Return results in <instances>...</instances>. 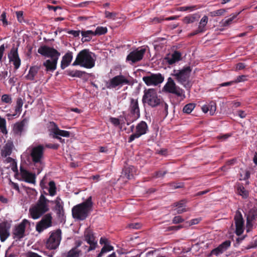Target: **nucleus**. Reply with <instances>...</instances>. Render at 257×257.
<instances>
[{
    "instance_id": "nucleus-52",
    "label": "nucleus",
    "mask_w": 257,
    "mask_h": 257,
    "mask_svg": "<svg viewBox=\"0 0 257 257\" xmlns=\"http://www.w3.org/2000/svg\"><path fill=\"white\" fill-rule=\"evenodd\" d=\"M11 168L12 170L16 173H18V170L17 167V162L14 160L11 164L9 167H8L7 168Z\"/></svg>"
},
{
    "instance_id": "nucleus-13",
    "label": "nucleus",
    "mask_w": 257,
    "mask_h": 257,
    "mask_svg": "<svg viewBox=\"0 0 257 257\" xmlns=\"http://www.w3.org/2000/svg\"><path fill=\"white\" fill-rule=\"evenodd\" d=\"M51 203L55 204L53 210L56 213L58 220L61 223H65L66 221V216L64 208V202L59 196L57 197L54 200H51Z\"/></svg>"
},
{
    "instance_id": "nucleus-36",
    "label": "nucleus",
    "mask_w": 257,
    "mask_h": 257,
    "mask_svg": "<svg viewBox=\"0 0 257 257\" xmlns=\"http://www.w3.org/2000/svg\"><path fill=\"white\" fill-rule=\"evenodd\" d=\"M48 189H47L49 192V195L51 196H54L56 194V186L54 181H51L48 183Z\"/></svg>"
},
{
    "instance_id": "nucleus-48",
    "label": "nucleus",
    "mask_w": 257,
    "mask_h": 257,
    "mask_svg": "<svg viewBox=\"0 0 257 257\" xmlns=\"http://www.w3.org/2000/svg\"><path fill=\"white\" fill-rule=\"evenodd\" d=\"M241 170L242 171V173L244 172V174H242V173H239V175H240V180H247L248 179H249V178L250 177V172L248 170H245L244 171H243V170L241 169Z\"/></svg>"
},
{
    "instance_id": "nucleus-2",
    "label": "nucleus",
    "mask_w": 257,
    "mask_h": 257,
    "mask_svg": "<svg viewBox=\"0 0 257 257\" xmlns=\"http://www.w3.org/2000/svg\"><path fill=\"white\" fill-rule=\"evenodd\" d=\"M142 101L144 106L148 105L152 108L160 106L164 109L166 115L168 113V105L161 96L158 95L154 88H146L144 90Z\"/></svg>"
},
{
    "instance_id": "nucleus-35",
    "label": "nucleus",
    "mask_w": 257,
    "mask_h": 257,
    "mask_svg": "<svg viewBox=\"0 0 257 257\" xmlns=\"http://www.w3.org/2000/svg\"><path fill=\"white\" fill-rule=\"evenodd\" d=\"M67 74L73 77H78L81 78L83 77L84 74H85L86 73L85 71H82L80 70H68L67 71Z\"/></svg>"
},
{
    "instance_id": "nucleus-33",
    "label": "nucleus",
    "mask_w": 257,
    "mask_h": 257,
    "mask_svg": "<svg viewBox=\"0 0 257 257\" xmlns=\"http://www.w3.org/2000/svg\"><path fill=\"white\" fill-rule=\"evenodd\" d=\"M200 16L198 13L193 14L185 17L182 21L184 23L189 24L193 23L199 20Z\"/></svg>"
},
{
    "instance_id": "nucleus-51",
    "label": "nucleus",
    "mask_w": 257,
    "mask_h": 257,
    "mask_svg": "<svg viewBox=\"0 0 257 257\" xmlns=\"http://www.w3.org/2000/svg\"><path fill=\"white\" fill-rule=\"evenodd\" d=\"M168 172L167 171H156L154 173L153 177L155 178H160V177H163Z\"/></svg>"
},
{
    "instance_id": "nucleus-12",
    "label": "nucleus",
    "mask_w": 257,
    "mask_h": 257,
    "mask_svg": "<svg viewBox=\"0 0 257 257\" xmlns=\"http://www.w3.org/2000/svg\"><path fill=\"white\" fill-rule=\"evenodd\" d=\"M129 80L124 75H116L105 82V86L107 89H113L120 87L123 85L129 84Z\"/></svg>"
},
{
    "instance_id": "nucleus-8",
    "label": "nucleus",
    "mask_w": 257,
    "mask_h": 257,
    "mask_svg": "<svg viewBox=\"0 0 257 257\" xmlns=\"http://www.w3.org/2000/svg\"><path fill=\"white\" fill-rule=\"evenodd\" d=\"M192 69L190 66L184 67L181 70H174L172 74L176 81L183 85L185 88L190 87V81L189 80Z\"/></svg>"
},
{
    "instance_id": "nucleus-3",
    "label": "nucleus",
    "mask_w": 257,
    "mask_h": 257,
    "mask_svg": "<svg viewBox=\"0 0 257 257\" xmlns=\"http://www.w3.org/2000/svg\"><path fill=\"white\" fill-rule=\"evenodd\" d=\"M45 148L43 145L32 146L28 149L31 164L36 170L37 174H40L44 167V154Z\"/></svg>"
},
{
    "instance_id": "nucleus-50",
    "label": "nucleus",
    "mask_w": 257,
    "mask_h": 257,
    "mask_svg": "<svg viewBox=\"0 0 257 257\" xmlns=\"http://www.w3.org/2000/svg\"><path fill=\"white\" fill-rule=\"evenodd\" d=\"M223 253V251L220 249L219 246L213 249L210 252V255H215L218 256Z\"/></svg>"
},
{
    "instance_id": "nucleus-37",
    "label": "nucleus",
    "mask_w": 257,
    "mask_h": 257,
    "mask_svg": "<svg viewBox=\"0 0 257 257\" xmlns=\"http://www.w3.org/2000/svg\"><path fill=\"white\" fill-rule=\"evenodd\" d=\"M134 167L129 166L125 167L123 169L122 174L127 179H131L133 177V171Z\"/></svg>"
},
{
    "instance_id": "nucleus-44",
    "label": "nucleus",
    "mask_w": 257,
    "mask_h": 257,
    "mask_svg": "<svg viewBox=\"0 0 257 257\" xmlns=\"http://www.w3.org/2000/svg\"><path fill=\"white\" fill-rule=\"evenodd\" d=\"M226 12V10L224 9H220L219 10L210 12L209 15L212 17H215L217 16H220L223 15Z\"/></svg>"
},
{
    "instance_id": "nucleus-16",
    "label": "nucleus",
    "mask_w": 257,
    "mask_h": 257,
    "mask_svg": "<svg viewBox=\"0 0 257 257\" xmlns=\"http://www.w3.org/2000/svg\"><path fill=\"white\" fill-rule=\"evenodd\" d=\"M146 52V49L143 47H139L131 51L126 56V61L131 65L142 60Z\"/></svg>"
},
{
    "instance_id": "nucleus-40",
    "label": "nucleus",
    "mask_w": 257,
    "mask_h": 257,
    "mask_svg": "<svg viewBox=\"0 0 257 257\" xmlns=\"http://www.w3.org/2000/svg\"><path fill=\"white\" fill-rule=\"evenodd\" d=\"M107 32V29L104 27H97L95 31H93L94 36H100L105 34Z\"/></svg>"
},
{
    "instance_id": "nucleus-31",
    "label": "nucleus",
    "mask_w": 257,
    "mask_h": 257,
    "mask_svg": "<svg viewBox=\"0 0 257 257\" xmlns=\"http://www.w3.org/2000/svg\"><path fill=\"white\" fill-rule=\"evenodd\" d=\"M236 193L241 196L243 199H247L249 196V191L242 184H238L236 186Z\"/></svg>"
},
{
    "instance_id": "nucleus-55",
    "label": "nucleus",
    "mask_w": 257,
    "mask_h": 257,
    "mask_svg": "<svg viewBox=\"0 0 257 257\" xmlns=\"http://www.w3.org/2000/svg\"><path fill=\"white\" fill-rule=\"evenodd\" d=\"M247 76L244 75H239L237 77L236 79L234 80L235 83H237L241 82H243L247 80Z\"/></svg>"
},
{
    "instance_id": "nucleus-60",
    "label": "nucleus",
    "mask_w": 257,
    "mask_h": 257,
    "mask_svg": "<svg viewBox=\"0 0 257 257\" xmlns=\"http://www.w3.org/2000/svg\"><path fill=\"white\" fill-rule=\"evenodd\" d=\"M16 15L17 17V19L19 22H22L23 20V11H18L16 12Z\"/></svg>"
},
{
    "instance_id": "nucleus-23",
    "label": "nucleus",
    "mask_w": 257,
    "mask_h": 257,
    "mask_svg": "<svg viewBox=\"0 0 257 257\" xmlns=\"http://www.w3.org/2000/svg\"><path fill=\"white\" fill-rule=\"evenodd\" d=\"M208 22V18L207 16H204L200 20L198 28L197 29L194 30L191 33L189 34L188 36L192 37L195 35H198L200 33H203L205 32L207 29L206 26Z\"/></svg>"
},
{
    "instance_id": "nucleus-61",
    "label": "nucleus",
    "mask_w": 257,
    "mask_h": 257,
    "mask_svg": "<svg viewBox=\"0 0 257 257\" xmlns=\"http://www.w3.org/2000/svg\"><path fill=\"white\" fill-rule=\"evenodd\" d=\"M26 257H42V256L39 255L38 253L33 252L32 251H29L26 253Z\"/></svg>"
},
{
    "instance_id": "nucleus-11",
    "label": "nucleus",
    "mask_w": 257,
    "mask_h": 257,
    "mask_svg": "<svg viewBox=\"0 0 257 257\" xmlns=\"http://www.w3.org/2000/svg\"><path fill=\"white\" fill-rule=\"evenodd\" d=\"M28 224H30L29 221L24 219L13 228L11 235L16 241H21L25 236L26 228Z\"/></svg>"
},
{
    "instance_id": "nucleus-5",
    "label": "nucleus",
    "mask_w": 257,
    "mask_h": 257,
    "mask_svg": "<svg viewBox=\"0 0 257 257\" xmlns=\"http://www.w3.org/2000/svg\"><path fill=\"white\" fill-rule=\"evenodd\" d=\"M51 201L45 196L41 195L36 204L29 209L31 217L33 219H37L45 214L50 210L49 204Z\"/></svg>"
},
{
    "instance_id": "nucleus-25",
    "label": "nucleus",
    "mask_w": 257,
    "mask_h": 257,
    "mask_svg": "<svg viewBox=\"0 0 257 257\" xmlns=\"http://www.w3.org/2000/svg\"><path fill=\"white\" fill-rule=\"evenodd\" d=\"M20 175L23 179L27 183L34 184L36 183L35 174L31 173L21 166L20 168Z\"/></svg>"
},
{
    "instance_id": "nucleus-54",
    "label": "nucleus",
    "mask_w": 257,
    "mask_h": 257,
    "mask_svg": "<svg viewBox=\"0 0 257 257\" xmlns=\"http://www.w3.org/2000/svg\"><path fill=\"white\" fill-rule=\"evenodd\" d=\"M184 221V219L181 216H176L172 220L173 224H178Z\"/></svg>"
},
{
    "instance_id": "nucleus-57",
    "label": "nucleus",
    "mask_w": 257,
    "mask_h": 257,
    "mask_svg": "<svg viewBox=\"0 0 257 257\" xmlns=\"http://www.w3.org/2000/svg\"><path fill=\"white\" fill-rule=\"evenodd\" d=\"M186 201L184 200H181L178 202H176L173 203V206L174 207L182 208L185 206Z\"/></svg>"
},
{
    "instance_id": "nucleus-18",
    "label": "nucleus",
    "mask_w": 257,
    "mask_h": 257,
    "mask_svg": "<svg viewBox=\"0 0 257 257\" xmlns=\"http://www.w3.org/2000/svg\"><path fill=\"white\" fill-rule=\"evenodd\" d=\"M41 65H34L31 66L28 73L25 76L26 79L30 81H37L36 78H38V80H40L44 77L45 72L40 70Z\"/></svg>"
},
{
    "instance_id": "nucleus-26",
    "label": "nucleus",
    "mask_w": 257,
    "mask_h": 257,
    "mask_svg": "<svg viewBox=\"0 0 257 257\" xmlns=\"http://www.w3.org/2000/svg\"><path fill=\"white\" fill-rule=\"evenodd\" d=\"M85 240L90 245L88 250H94L97 245V241L95 240L93 232L90 231H87L84 233Z\"/></svg>"
},
{
    "instance_id": "nucleus-63",
    "label": "nucleus",
    "mask_w": 257,
    "mask_h": 257,
    "mask_svg": "<svg viewBox=\"0 0 257 257\" xmlns=\"http://www.w3.org/2000/svg\"><path fill=\"white\" fill-rule=\"evenodd\" d=\"M157 154L162 156H166L168 155V150L166 149H162L157 151Z\"/></svg>"
},
{
    "instance_id": "nucleus-4",
    "label": "nucleus",
    "mask_w": 257,
    "mask_h": 257,
    "mask_svg": "<svg viewBox=\"0 0 257 257\" xmlns=\"http://www.w3.org/2000/svg\"><path fill=\"white\" fill-rule=\"evenodd\" d=\"M92 197L89 196L86 201L74 206L72 209V214L74 218L79 220H85L92 210Z\"/></svg>"
},
{
    "instance_id": "nucleus-6",
    "label": "nucleus",
    "mask_w": 257,
    "mask_h": 257,
    "mask_svg": "<svg viewBox=\"0 0 257 257\" xmlns=\"http://www.w3.org/2000/svg\"><path fill=\"white\" fill-rule=\"evenodd\" d=\"M72 65H80L84 68L90 69L95 65V60L92 57L91 52L88 49H83L78 53Z\"/></svg>"
},
{
    "instance_id": "nucleus-19",
    "label": "nucleus",
    "mask_w": 257,
    "mask_h": 257,
    "mask_svg": "<svg viewBox=\"0 0 257 257\" xmlns=\"http://www.w3.org/2000/svg\"><path fill=\"white\" fill-rule=\"evenodd\" d=\"M11 226V221L4 220L0 222V240L1 242L5 241L10 236Z\"/></svg>"
},
{
    "instance_id": "nucleus-41",
    "label": "nucleus",
    "mask_w": 257,
    "mask_h": 257,
    "mask_svg": "<svg viewBox=\"0 0 257 257\" xmlns=\"http://www.w3.org/2000/svg\"><path fill=\"white\" fill-rule=\"evenodd\" d=\"M200 7L197 5L191 6H184L178 8V10L181 12L189 11L192 12L195 10L199 9Z\"/></svg>"
},
{
    "instance_id": "nucleus-17",
    "label": "nucleus",
    "mask_w": 257,
    "mask_h": 257,
    "mask_svg": "<svg viewBox=\"0 0 257 257\" xmlns=\"http://www.w3.org/2000/svg\"><path fill=\"white\" fill-rule=\"evenodd\" d=\"M149 131L147 122L142 120L136 126L135 133L132 134L128 139V143H131L135 139H138L142 136L145 135Z\"/></svg>"
},
{
    "instance_id": "nucleus-45",
    "label": "nucleus",
    "mask_w": 257,
    "mask_h": 257,
    "mask_svg": "<svg viewBox=\"0 0 257 257\" xmlns=\"http://www.w3.org/2000/svg\"><path fill=\"white\" fill-rule=\"evenodd\" d=\"M239 14V13L237 14H235L234 15H233L231 17L228 18V19L226 20H222V26H223V27H227L229 25H230L233 20L235 19L237 17V16Z\"/></svg>"
},
{
    "instance_id": "nucleus-22",
    "label": "nucleus",
    "mask_w": 257,
    "mask_h": 257,
    "mask_svg": "<svg viewBox=\"0 0 257 257\" xmlns=\"http://www.w3.org/2000/svg\"><path fill=\"white\" fill-rule=\"evenodd\" d=\"M82 244L81 240H75V246L68 251L62 253L63 257H80L82 255V251L78 248Z\"/></svg>"
},
{
    "instance_id": "nucleus-9",
    "label": "nucleus",
    "mask_w": 257,
    "mask_h": 257,
    "mask_svg": "<svg viewBox=\"0 0 257 257\" xmlns=\"http://www.w3.org/2000/svg\"><path fill=\"white\" fill-rule=\"evenodd\" d=\"M163 89L166 92L175 94L180 98L181 100H184L186 97L185 91L177 86L171 77L168 79V81L164 85Z\"/></svg>"
},
{
    "instance_id": "nucleus-49",
    "label": "nucleus",
    "mask_w": 257,
    "mask_h": 257,
    "mask_svg": "<svg viewBox=\"0 0 257 257\" xmlns=\"http://www.w3.org/2000/svg\"><path fill=\"white\" fill-rule=\"evenodd\" d=\"M1 21L3 22V26L6 27L8 25V22L6 18V12H3L1 16Z\"/></svg>"
},
{
    "instance_id": "nucleus-32",
    "label": "nucleus",
    "mask_w": 257,
    "mask_h": 257,
    "mask_svg": "<svg viewBox=\"0 0 257 257\" xmlns=\"http://www.w3.org/2000/svg\"><path fill=\"white\" fill-rule=\"evenodd\" d=\"M14 145L12 142H8L1 151L3 157H7L11 155Z\"/></svg>"
},
{
    "instance_id": "nucleus-10",
    "label": "nucleus",
    "mask_w": 257,
    "mask_h": 257,
    "mask_svg": "<svg viewBox=\"0 0 257 257\" xmlns=\"http://www.w3.org/2000/svg\"><path fill=\"white\" fill-rule=\"evenodd\" d=\"M46 242V247L49 249H55L58 247L61 239L62 231L60 228L51 231Z\"/></svg>"
},
{
    "instance_id": "nucleus-14",
    "label": "nucleus",
    "mask_w": 257,
    "mask_h": 257,
    "mask_svg": "<svg viewBox=\"0 0 257 257\" xmlns=\"http://www.w3.org/2000/svg\"><path fill=\"white\" fill-rule=\"evenodd\" d=\"M41 220L37 222L36 231L41 233L45 230L53 226V217L51 213H48L42 216Z\"/></svg>"
},
{
    "instance_id": "nucleus-56",
    "label": "nucleus",
    "mask_w": 257,
    "mask_h": 257,
    "mask_svg": "<svg viewBox=\"0 0 257 257\" xmlns=\"http://www.w3.org/2000/svg\"><path fill=\"white\" fill-rule=\"evenodd\" d=\"M105 18L108 19H112L114 20L116 16V14L114 13L109 12L108 11H105Z\"/></svg>"
},
{
    "instance_id": "nucleus-34",
    "label": "nucleus",
    "mask_w": 257,
    "mask_h": 257,
    "mask_svg": "<svg viewBox=\"0 0 257 257\" xmlns=\"http://www.w3.org/2000/svg\"><path fill=\"white\" fill-rule=\"evenodd\" d=\"M81 34L82 36L81 41L83 43L90 41L92 39V36H94L93 31L91 30H82Z\"/></svg>"
},
{
    "instance_id": "nucleus-39",
    "label": "nucleus",
    "mask_w": 257,
    "mask_h": 257,
    "mask_svg": "<svg viewBox=\"0 0 257 257\" xmlns=\"http://www.w3.org/2000/svg\"><path fill=\"white\" fill-rule=\"evenodd\" d=\"M195 106L196 104L193 103L187 104L184 106L183 108V112L186 114H190L194 109Z\"/></svg>"
},
{
    "instance_id": "nucleus-42",
    "label": "nucleus",
    "mask_w": 257,
    "mask_h": 257,
    "mask_svg": "<svg viewBox=\"0 0 257 257\" xmlns=\"http://www.w3.org/2000/svg\"><path fill=\"white\" fill-rule=\"evenodd\" d=\"M6 120L4 118L0 116V130L3 134H8V131L6 126Z\"/></svg>"
},
{
    "instance_id": "nucleus-29",
    "label": "nucleus",
    "mask_w": 257,
    "mask_h": 257,
    "mask_svg": "<svg viewBox=\"0 0 257 257\" xmlns=\"http://www.w3.org/2000/svg\"><path fill=\"white\" fill-rule=\"evenodd\" d=\"M73 59V53L71 51L67 52L63 57L61 62V68L64 69L68 67Z\"/></svg>"
},
{
    "instance_id": "nucleus-43",
    "label": "nucleus",
    "mask_w": 257,
    "mask_h": 257,
    "mask_svg": "<svg viewBox=\"0 0 257 257\" xmlns=\"http://www.w3.org/2000/svg\"><path fill=\"white\" fill-rule=\"evenodd\" d=\"M120 120L116 117H110L109 118V121L114 126H119L120 128H121V125L122 123H124V122H120Z\"/></svg>"
},
{
    "instance_id": "nucleus-46",
    "label": "nucleus",
    "mask_w": 257,
    "mask_h": 257,
    "mask_svg": "<svg viewBox=\"0 0 257 257\" xmlns=\"http://www.w3.org/2000/svg\"><path fill=\"white\" fill-rule=\"evenodd\" d=\"M231 242L230 240H227L223 242L221 244H220L218 246L220 248V249L223 251H225L228 248H229L230 246Z\"/></svg>"
},
{
    "instance_id": "nucleus-27",
    "label": "nucleus",
    "mask_w": 257,
    "mask_h": 257,
    "mask_svg": "<svg viewBox=\"0 0 257 257\" xmlns=\"http://www.w3.org/2000/svg\"><path fill=\"white\" fill-rule=\"evenodd\" d=\"M50 125L51 126V132L53 135L68 138L70 137V132L67 131L60 130L57 125L53 121L50 122Z\"/></svg>"
},
{
    "instance_id": "nucleus-30",
    "label": "nucleus",
    "mask_w": 257,
    "mask_h": 257,
    "mask_svg": "<svg viewBox=\"0 0 257 257\" xmlns=\"http://www.w3.org/2000/svg\"><path fill=\"white\" fill-rule=\"evenodd\" d=\"M216 109V104L215 101H211L202 106V110L204 113L209 111L211 115H213Z\"/></svg>"
},
{
    "instance_id": "nucleus-15",
    "label": "nucleus",
    "mask_w": 257,
    "mask_h": 257,
    "mask_svg": "<svg viewBox=\"0 0 257 257\" xmlns=\"http://www.w3.org/2000/svg\"><path fill=\"white\" fill-rule=\"evenodd\" d=\"M142 79L147 86H157L164 81V77L160 73H153L149 72Z\"/></svg>"
},
{
    "instance_id": "nucleus-28",
    "label": "nucleus",
    "mask_w": 257,
    "mask_h": 257,
    "mask_svg": "<svg viewBox=\"0 0 257 257\" xmlns=\"http://www.w3.org/2000/svg\"><path fill=\"white\" fill-rule=\"evenodd\" d=\"M181 53L178 51H175L172 54L170 57L167 56L164 59L169 65H173L181 60Z\"/></svg>"
},
{
    "instance_id": "nucleus-47",
    "label": "nucleus",
    "mask_w": 257,
    "mask_h": 257,
    "mask_svg": "<svg viewBox=\"0 0 257 257\" xmlns=\"http://www.w3.org/2000/svg\"><path fill=\"white\" fill-rule=\"evenodd\" d=\"M2 102L5 103L11 104L12 102V98L10 94H4L2 96Z\"/></svg>"
},
{
    "instance_id": "nucleus-53",
    "label": "nucleus",
    "mask_w": 257,
    "mask_h": 257,
    "mask_svg": "<svg viewBox=\"0 0 257 257\" xmlns=\"http://www.w3.org/2000/svg\"><path fill=\"white\" fill-rule=\"evenodd\" d=\"M113 249V247L109 244V243L104 245L101 248L102 253H105Z\"/></svg>"
},
{
    "instance_id": "nucleus-7",
    "label": "nucleus",
    "mask_w": 257,
    "mask_h": 257,
    "mask_svg": "<svg viewBox=\"0 0 257 257\" xmlns=\"http://www.w3.org/2000/svg\"><path fill=\"white\" fill-rule=\"evenodd\" d=\"M128 111L130 113L127 115H124L123 116H119L120 118H124L127 125H129L140 117V109L138 99H134L133 98L130 99Z\"/></svg>"
},
{
    "instance_id": "nucleus-58",
    "label": "nucleus",
    "mask_w": 257,
    "mask_h": 257,
    "mask_svg": "<svg viewBox=\"0 0 257 257\" xmlns=\"http://www.w3.org/2000/svg\"><path fill=\"white\" fill-rule=\"evenodd\" d=\"M59 147V145L57 144H46L45 147L49 148V149H52L53 150H57Z\"/></svg>"
},
{
    "instance_id": "nucleus-62",
    "label": "nucleus",
    "mask_w": 257,
    "mask_h": 257,
    "mask_svg": "<svg viewBox=\"0 0 257 257\" xmlns=\"http://www.w3.org/2000/svg\"><path fill=\"white\" fill-rule=\"evenodd\" d=\"M80 32H81V31L80 30H78V31L70 30L67 33L69 34L72 35L74 37H77L79 36Z\"/></svg>"
},
{
    "instance_id": "nucleus-59",
    "label": "nucleus",
    "mask_w": 257,
    "mask_h": 257,
    "mask_svg": "<svg viewBox=\"0 0 257 257\" xmlns=\"http://www.w3.org/2000/svg\"><path fill=\"white\" fill-rule=\"evenodd\" d=\"M164 20H165V19L163 17H155L152 20V22L155 24H158L162 22Z\"/></svg>"
},
{
    "instance_id": "nucleus-24",
    "label": "nucleus",
    "mask_w": 257,
    "mask_h": 257,
    "mask_svg": "<svg viewBox=\"0 0 257 257\" xmlns=\"http://www.w3.org/2000/svg\"><path fill=\"white\" fill-rule=\"evenodd\" d=\"M27 120L24 118L20 121H18L14 124L12 128V132L15 136L20 137L23 135L25 131V126Z\"/></svg>"
},
{
    "instance_id": "nucleus-64",
    "label": "nucleus",
    "mask_w": 257,
    "mask_h": 257,
    "mask_svg": "<svg viewBox=\"0 0 257 257\" xmlns=\"http://www.w3.org/2000/svg\"><path fill=\"white\" fill-rule=\"evenodd\" d=\"M170 185L174 189L181 188L183 187V184L181 183H171Z\"/></svg>"
},
{
    "instance_id": "nucleus-20",
    "label": "nucleus",
    "mask_w": 257,
    "mask_h": 257,
    "mask_svg": "<svg viewBox=\"0 0 257 257\" xmlns=\"http://www.w3.org/2000/svg\"><path fill=\"white\" fill-rule=\"evenodd\" d=\"M8 57L10 62H13L14 68L18 69L20 65L21 61L18 54V46L15 47L14 45L11 49L10 53L8 55Z\"/></svg>"
},
{
    "instance_id": "nucleus-1",
    "label": "nucleus",
    "mask_w": 257,
    "mask_h": 257,
    "mask_svg": "<svg viewBox=\"0 0 257 257\" xmlns=\"http://www.w3.org/2000/svg\"><path fill=\"white\" fill-rule=\"evenodd\" d=\"M38 52L42 56L50 58L43 63V66L45 67L46 72H53L57 68L58 60L60 56V53L53 47L47 45L40 46Z\"/></svg>"
},
{
    "instance_id": "nucleus-38",
    "label": "nucleus",
    "mask_w": 257,
    "mask_h": 257,
    "mask_svg": "<svg viewBox=\"0 0 257 257\" xmlns=\"http://www.w3.org/2000/svg\"><path fill=\"white\" fill-rule=\"evenodd\" d=\"M23 100L21 97H18L16 100V105L15 106V111L17 113H20L22 110V106L23 105Z\"/></svg>"
},
{
    "instance_id": "nucleus-21",
    "label": "nucleus",
    "mask_w": 257,
    "mask_h": 257,
    "mask_svg": "<svg viewBox=\"0 0 257 257\" xmlns=\"http://www.w3.org/2000/svg\"><path fill=\"white\" fill-rule=\"evenodd\" d=\"M234 219L236 226L235 233L239 236L244 231V220L241 213L239 210L236 211Z\"/></svg>"
}]
</instances>
